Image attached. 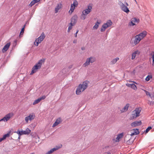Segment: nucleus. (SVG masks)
I'll return each mask as SVG.
<instances>
[{
	"mask_svg": "<svg viewBox=\"0 0 154 154\" xmlns=\"http://www.w3.org/2000/svg\"><path fill=\"white\" fill-rule=\"evenodd\" d=\"M88 82V81H85L82 84H80L77 88L76 90V94H79L82 91H84L87 87Z\"/></svg>",
	"mask_w": 154,
	"mask_h": 154,
	"instance_id": "nucleus-1",
	"label": "nucleus"
},
{
	"mask_svg": "<svg viewBox=\"0 0 154 154\" xmlns=\"http://www.w3.org/2000/svg\"><path fill=\"white\" fill-rule=\"evenodd\" d=\"M45 61V60L41 59L39 60L38 62L32 68V71L30 74L32 75L34 73L37 71L38 70L41 68L42 63Z\"/></svg>",
	"mask_w": 154,
	"mask_h": 154,
	"instance_id": "nucleus-2",
	"label": "nucleus"
},
{
	"mask_svg": "<svg viewBox=\"0 0 154 154\" xmlns=\"http://www.w3.org/2000/svg\"><path fill=\"white\" fill-rule=\"evenodd\" d=\"M141 111V109L140 108H136L132 112V114L130 118L131 119H132L139 116Z\"/></svg>",
	"mask_w": 154,
	"mask_h": 154,
	"instance_id": "nucleus-3",
	"label": "nucleus"
},
{
	"mask_svg": "<svg viewBox=\"0 0 154 154\" xmlns=\"http://www.w3.org/2000/svg\"><path fill=\"white\" fill-rule=\"evenodd\" d=\"M45 36L44 32H42L41 35L36 39L34 42V45L36 46H38V44L41 43L45 38Z\"/></svg>",
	"mask_w": 154,
	"mask_h": 154,
	"instance_id": "nucleus-4",
	"label": "nucleus"
},
{
	"mask_svg": "<svg viewBox=\"0 0 154 154\" xmlns=\"http://www.w3.org/2000/svg\"><path fill=\"white\" fill-rule=\"evenodd\" d=\"M96 61V59L95 57H91L88 58L86 62L83 64V66L86 67L87 66L89 65L90 63H92Z\"/></svg>",
	"mask_w": 154,
	"mask_h": 154,
	"instance_id": "nucleus-5",
	"label": "nucleus"
},
{
	"mask_svg": "<svg viewBox=\"0 0 154 154\" xmlns=\"http://www.w3.org/2000/svg\"><path fill=\"white\" fill-rule=\"evenodd\" d=\"M119 5L120 6L121 9L123 11L127 14L130 11L127 6L121 2H119Z\"/></svg>",
	"mask_w": 154,
	"mask_h": 154,
	"instance_id": "nucleus-6",
	"label": "nucleus"
},
{
	"mask_svg": "<svg viewBox=\"0 0 154 154\" xmlns=\"http://www.w3.org/2000/svg\"><path fill=\"white\" fill-rule=\"evenodd\" d=\"M31 131L28 128H27L25 131H17L15 132L18 134L20 136L23 134H28L30 133Z\"/></svg>",
	"mask_w": 154,
	"mask_h": 154,
	"instance_id": "nucleus-7",
	"label": "nucleus"
},
{
	"mask_svg": "<svg viewBox=\"0 0 154 154\" xmlns=\"http://www.w3.org/2000/svg\"><path fill=\"white\" fill-rule=\"evenodd\" d=\"M35 117V115L34 113L30 114L29 116L25 118V120L26 123H28L29 121H31L33 120Z\"/></svg>",
	"mask_w": 154,
	"mask_h": 154,
	"instance_id": "nucleus-8",
	"label": "nucleus"
},
{
	"mask_svg": "<svg viewBox=\"0 0 154 154\" xmlns=\"http://www.w3.org/2000/svg\"><path fill=\"white\" fill-rule=\"evenodd\" d=\"M14 116V114L12 112H10L5 115L3 118L4 121L6 122L8 121Z\"/></svg>",
	"mask_w": 154,
	"mask_h": 154,
	"instance_id": "nucleus-9",
	"label": "nucleus"
},
{
	"mask_svg": "<svg viewBox=\"0 0 154 154\" xmlns=\"http://www.w3.org/2000/svg\"><path fill=\"white\" fill-rule=\"evenodd\" d=\"M92 8V6L91 5H89L88 6L87 8L83 10L82 12L87 15L91 11Z\"/></svg>",
	"mask_w": 154,
	"mask_h": 154,
	"instance_id": "nucleus-10",
	"label": "nucleus"
},
{
	"mask_svg": "<svg viewBox=\"0 0 154 154\" xmlns=\"http://www.w3.org/2000/svg\"><path fill=\"white\" fill-rule=\"evenodd\" d=\"M62 8V5L60 3L57 4L56 6L54 9V12L55 13H57L59 10Z\"/></svg>",
	"mask_w": 154,
	"mask_h": 154,
	"instance_id": "nucleus-11",
	"label": "nucleus"
},
{
	"mask_svg": "<svg viewBox=\"0 0 154 154\" xmlns=\"http://www.w3.org/2000/svg\"><path fill=\"white\" fill-rule=\"evenodd\" d=\"M139 20L138 19H137L136 18H134L131 19V21L129 23L130 26H133L135 25V22H139Z\"/></svg>",
	"mask_w": 154,
	"mask_h": 154,
	"instance_id": "nucleus-12",
	"label": "nucleus"
},
{
	"mask_svg": "<svg viewBox=\"0 0 154 154\" xmlns=\"http://www.w3.org/2000/svg\"><path fill=\"white\" fill-rule=\"evenodd\" d=\"M45 98L46 97L45 96H43L42 97L38 98L34 101L33 103V105H35L39 103L41 100L45 99Z\"/></svg>",
	"mask_w": 154,
	"mask_h": 154,
	"instance_id": "nucleus-13",
	"label": "nucleus"
},
{
	"mask_svg": "<svg viewBox=\"0 0 154 154\" xmlns=\"http://www.w3.org/2000/svg\"><path fill=\"white\" fill-rule=\"evenodd\" d=\"M78 17L77 15L73 16L71 18V23L75 25L77 22Z\"/></svg>",
	"mask_w": 154,
	"mask_h": 154,
	"instance_id": "nucleus-14",
	"label": "nucleus"
},
{
	"mask_svg": "<svg viewBox=\"0 0 154 154\" xmlns=\"http://www.w3.org/2000/svg\"><path fill=\"white\" fill-rule=\"evenodd\" d=\"M123 133H122L119 134L117 135V137L116 139L114 138L113 140H115L116 142H119L120 141V139L123 137Z\"/></svg>",
	"mask_w": 154,
	"mask_h": 154,
	"instance_id": "nucleus-15",
	"label": "nucleus"
},
{
	"mask_svg": "<svg viewBox=\"0 0 154 154\" xmlns=\"http://www.w3.org/2000/svg\"><path fill=\"white\" fill-rule=\"evenodd\" d=\"M140 54V52L138 50L135 51L132 54L131 59H134L137 56H138Z\"/></svg>",
	"mask_w": 154,
	"mask_h": 154,
	"instance_id": "nucleus-16",
	"label": "nucleus"
},
{
	"mask_svg": "<svg viewBox=\"0 0 154 154\" xmlns=\"http://www.w3.org/2000/svg\"><path fill=\"white\" fill-rule=\"evenodd\" d=\"M141 123L142 122L141 121H136L132 122L131 124V125L133 127H136L140 125L141 124Z\"/></svg>",
	"mask_w": 154,
	"mask_h": 154,
	"instance_id": "nucleus-17",
	"label": "nucleus"
},
{
	"mask_svg": "<svg viewBox=\"0 0 154 154\" xmlns=\"http://www.w3.org/2000/svg\"><path fill=\"white\" fill-rule=\"evenodd\" d=\"M146 35L147 32L146 31H144L137 35H138V36L140 38L141 40H142Z\"/></svg>",
	"mask_w": 154,
	"mask_h": 154,
	"instance_id": "nucleus-18",
	"label": "nucleus"
},
{
	"mask_svg": "<svg viewBox=\"0 0 154 154\" xmlns=\"http://www.w3.org/2000/svg\"><path fill=\"white\" fill-rule=\"evenodd\" d=\"M135 38L134 41V44L135 45L138 44L141 40L137 35H136L135 37Z\"/></svg>",
	"mask_w": 154,
	"mask_h": 154,
	"instance_id": "nucleus-19",
	"label": "nucleus"
},
{
	"mask_svg": "<svg viewBox=\"0 0 154 154\" xmlns=\"http://www.w3.org/2000/svg\"><path fill=\"white\" fill-rule=\"evenodd\" d=\"M11 45L10 42L7 43L5 46L2 49V51L3 52L6 51L9 48Z\"/></svg>",
	"mask_w": 154,
	"mask_h": 154,
	"instance_id": "nucleus-20",
	"label": "nucleus"
},
{
	"mask_svg": "<svg viewBox=\"0 0 154 154\" xmlns=\"http://www.w3.org/2000/svg\"><path fill=\"white\" fill-rule=\"evenodd\" d=\"M62 146V145L60 144L58 146H56L55 148H53V149H51L49 151V152L50 154L52 153L53 152L58 150Z\"/></svg>",
	"mask_w": 154,
	"mask_h": 154,
	"instance_id": "nucleus-21",
	"label": "nucleus"
},
{
	"mask_svg": "<svg viewBox=\"0 0 154 154\" xmlns=\"http://www.w3.org/2000/svg\"><path fill=\"white\" fill-rule=\"evenodd\" d=\"M62 146V145L60 144L58 146H56L55 148H53V149H51L49 151V152L50 154L52 153L53 152L58 150Z\"/></svg>",
	"mask_w": 154,
	"mask_h": 154,
	"instance_id": "nucleus-22",
	"label": "nucleus"
},
{
	"mask_svg": "<svg viewBox=\"0 0 154 154\" xmlns=\"http://www.w3.org/2000/svg\"><path fill=\"white\" fill-rule=\"evenodd\" d=\"M61 122V120L60 118H59L57 119L55 122L53 124L52 127H54L58 124H60Z\"/></svg>",
	"mask_w": 154,
	"mask_h": 154,
	"instance_id": "nucleus-23",
	"label": "nucleus"
},
{
	"mask_svg": "<svg viewBox=\"0 0 154 154\" xmlns=\"http://www.w3.org/2000/svg\"><path fill=\"white\" fill-rule=\"evenodd\" d=\"M129 105H130L129 103L126 104L125 106L121 110V112H124L127 111L128 110Z\"/></svg>",
	"mask_w": 154,
	"mask_h": 154,
	"instance_id": "nucleus-24",
	"label": "nucleus"
},
{
	"mask_svg": "<svg viewBox=\"0 0 154 154\" xmlns=\"http://www.w3.org/2000/svg\"><path fill=\"white\" fill-rule=\"evenodd\" d=\"M101 22L100 20L97 21V23L95 24V25L93 26V29H97L99 26V25L101 23Z\"/></svg>",
	"mask_w": 154,
	"mask_h": 154,
	"instance_id": "nucleus-25",
	"label": "nucleus"
},
{
	"mask_svg": "<svg viewBox=\"0 0 154 154\" xmlns=\"http://www.w3.org/2000/svg\"><path fill=\"white\" fill-rule=\"evenodd\" d=\"M112 24V22L111 20H108L106 22V28L111 26Z\"/></svg>",
	"mask_w": 154,
	"mask_h": 154,
	"instance_id": "nucleus-26",
	"label": "nucleus"
},
{
	"mask_svg": "<svg viewBox=\"0 0 154 154\" xmlns=\"http://www.w3.org/2000/svg\"><path fill=\"white\" fill-rule=\"evenodd\" d=\"M75 7L73 6V5L71 4L70 10L69 11V13L70 14H72L75 8Z\"/></svg>",
	"mask_w": 154,
	"mask_h": 154,
	"instance_id": "nucleus-27",
	"label": "nucleus"
},
{
	"mask_svg": "<svg viewBox=\"0 0 154 154\" xmlns=\"http://www.w3.org/2000/svg\"><path fill=\"white\" fill-rule=\"evenodd\" d=\"M119 60V57H116V58L113 59L112 61H111V64H115L117 62V61L118 60Z\"/></svg>",
	"mask_w": 154,
	"mask_h": 154,
	"instance_id": "nucleus-28",
	"label": "nucleus"
},
{
	"mask_svg": "<svg viewBox=\"0 0 154 154\" xmlns=\"http://www.w3.org/2000/svg\"><path fill=\"white\" fill-rule=\"evenodd\" d=\"M11 134V132L9 131L7 134L4 135L3 136V137L4 139H5L6 137H9L10 134Z\"/></svg>",
	"mask_w": 154,
	"mask_h": 154,
	"instance_id": "nucleus-29",
	"label": "nucleus"
},
{
	"mask_svg": "<svg viewBox=\"0 0 154 154\" xmlns=\"http://www.w3.org/2000/svg\"><path fill=\"white\" fill-rule=\"evenodd\" d=\"M86 14L82 12V14L81 15V19L83 20H85L86 18Z\"/></svg>",
	"mask_w": 154,
	"mask_h": 154,
	"instance_id": "nucleus-30",
	"label": "nucleus"
},
{
	"mask_svg": "<svg viewBox=\"0 0 154 154\" xmlns=\"http://www.w3.org/2000/svg\"><path fill=\"white\" fill-rule=\"evenodd\" d=\"M74 25H73V24H71V23H70L69 24V26L68 29V32H70V30H71L72 28V26H74Z\"/></svg>",
	"mask_w": 154,
	"mask_h": 154,
	"instance_id": "nucleus-31",
	"label": "nucleus"
},
{
	"mask_svg": "<svg viewBox=\"0 0 154 154\" xmlns=\"http://www.w3.org/2000/svg\"><path fill=\"white\" fill-rule=\"evenodd\" d=\"M106 29V23H104L102 26V27L100 29L101 32L104 31Z\"/></svg>",
	"mask_w": 154,
	"mask_h": 154,
	"instance_id": "nucleus-32",
	"label": "nucleus"
},
{
	"mask_svg": "<svg viewBox=\"0 0 154 154\" xmlns=\"http://www.w3.org/2000/svg\"><path fill=\"white\" fill-rule=\"evenodd\" d=\"M73 6H74L76 7L78 5V2L76 0H74V1L73 3L71 4Z\"/></svg>",
	"mask_w": 154,
	"mask_h": 154,
	"instance_id": "nucleus-33",
	"label": "nucleus"
},
{
	"mask_svg": "<svg viewBox=\"0 0 154 154\" xmlns=\"http://www.w3.org/2000/svg\"><path fill=\"white\" fill-rule=\"evenodd\" d=\"M133 131L136 135L138 134L139 133V130L138 129H133Z\"/></svg>",
	"mask_w": 154,
	"mask_h": 154,
	"instance_id": "nucleus-34",
	"label": "nucleus"
},
{
	"mask_svg": "<svg viewBox=\"0 0 154 154\" xmlns=\"http://www.w3.org/2000/svg\"><path fill=\"white\" fill-rule=\"evenodd\" d=\"M131 88L135 90H136L137 89L136 86L134 84H131Z\"/></svg>",
	"mask_w": 154,
	"mask_h": 154,
	"instance_id": "nucleus-35",
	"label": "nucleus"
},
{
	"mask_svg": "<svg viewBox=\"0 0 154 154\" xmlns=\"http://www.w3.org/2000/svg\"><path fill=\"white\" fill-rule=\"evenodd\" d=\"M37 2L35 1V0H33L29 4V6L31 7Z\"/></svg>",
	"mask_w": 154,
	"mask_h": 154,
	"instance_id": "nucleus-36",
	"label": "nucleus"
},
{
	"mask_svg": "<svg viewBox=\"0 0 154 154\" xmlns=\"http://www.w3.org/2000/svg\"><path fill=\"white\" fill-rule=\"evenodd\" d=\"M152 78V75H148L146 78L145 80L146 81H148L150 79Z\"/></svg>",
	"mask_w": 154,
	"mask_h": 154,
	"instance_id": "nucleus-37",
	"label": "nucleus"
},
{
	"mask_svg": "<svg viewBox=\"0 0 154 154\" xmlns=\"http://www.w3.org/2000/svg\"><path fill=\"white\" fill-rule=\"evenodd\" d=\"M142 90H143L145 92L147 95H149V97H151V98H152V97L151 96V94H150L149 92L143 89H142Z\"/></svg>",
	"mask_w": 154,
	"mask_h": 154,
	"instance_id": "nucleus-38",
	"label": "nucleus"
},
{
	"mask_svg": "<svg viewBox=\"0 0 154 154\" xmlns=\"http://www.w3.org/2000/svg\"><path fill=\"white\" fill-rule=\"evenodd\" d=\"M25 26V25L23 27L22 29L21 30L20 32V35H22L23 33Z\"/></svg>",
	"mask_w": 154,
	"mask_h": 154,
	"instance_id": "nucleus-39",
	"label": "nucleus"
},
{
	"mask_svg": "<svg viewBox=\"0 0 154 154\" xmlns=\"http://www.w3.org/2000/svg\"><path fill=\"white\" fill-rule=\"evenodd\" d=\"M152 127L151 126L148 127L146 130V133H148L149 131L152 129Z\"/></svg>",
	"mask_w": 154,
	"mask_h": 154,
	"instance_id": "nucleus-40",
	"label": "nucleus"
},
{
	"mask_svg": "<svg viewBox=\"0 0 154 154\" xmlns=\"http://www.w3.org/2000/svg\"><path fill=\"white\" fill-rule=\"evenodd\" d=\"M130 139H129L128 140H127L126 142V143L128 145H131L133 143L132 141H130Z\"/></svg>",
	"mask_w": 154,
	"mask_h": 154,
	"instance_id": "nucleus-41",
	"label": "nucleus"
},
{
	"mask_svg": "<svg viewBox=\"0 0 154 154\" xmlns=\"http://www.w3.org/2000/svg\"><path fill=\"white\" fill-rule=\"evenodd\" d=\"M153 54L152 55V58L153 60V63H152V65L154 66V52H153Z\"/></svg>",
	"mask_w": 154,
	"mask_h": 154,
	"instance_id": "nucleus-42",
	"label": "nucleus"
},
{
	"mask_svg": "<svg viewBox=\"0 0 154 154\" xmlns=\"http://www.w3.org/2000/svg\"><path fill=\"white\" fill-rule=\"evenodd\" d=\"M131 84H126V85L128 87H131Z\"/></svg>",
	"mask_w": 154,
	"mask_h": 154,
	"instance_id": "nucleus-43",
	"label": "nucleus"
},
{
	"mask_svg": "<svg viewBox=\"0 0 154 154\" xmlns=\"http://www.w3.org/2000/svg\"><path fill=\"white\" fill-rule=\"evenodd\" d=\"M79 31V30H78V29L77 30L76 32V33H75V37H77V34L78 32Z\"/></svg>",
	"mask_w": 154,
	"mask_h": 154,
	"instance_id": "nucleus-44",
	"label": "nucleus"
},
{
	"mask_svg": "<svg viewBox=\"0 0 154 154\" xmlns=\"http://www.w3.org/2000/svg\"><path fill=\"white\" fill-rule=\"evenodd\" d=\"M129 136V135H126L125 137V141L126 140H127L126 139V138H127V137H128Z\"/></svg>",
	"mask_w": 154,
	"mask_h": 154,
	"instance_id": "nucleus-45",
	"label": "nucleus"
},
{
	"mask_svg": "<svg viewBox=\"0 0 154 154\" xmlns=\"http://www.w3.org/2000/svg\"><path fill=\"white\" fill-rule=\"evenodd\" d=\"M136 134H135L134 133V132H133V133H132L131 134H130V136H132L133 135H136Z\"/></svg>",
	"mask_w": 154,
	"mask_h": 154,
	"instance_id": "nucleus-46",
	"label": "nucleus"
},
{
	"mask_svg": "<svg viewBox=\"0 0 154 154\" xmlns=\"http://www.w3.org/2000/svg\"><path fill=\"white\" fill-rule=\"evenodd\" d=\"M4 139L2 137V138H0V142H2V140H4Z\"/></svg>",
	"mask_w": 154,
	"mask_h": 154,
	"instance_id": "nucleus-47",
	"label": "nucleus"
},
{
	"mask_svg": "<svg viewBox=\"0 0 154 154\" xmlns=\"http://www.w3.org/2000/svg\"><path fill=\"white\" fill-rule=\"evenodd\" d=\"M77 42V40H74L73 41V43H76Z\"/></svg>",
	"mask_w": 154,
	"mask_h": 154,
	"instance_id": "nucleus-48",
	"label": "nucleus"
},
{
	"mask_svg": "<svg viewBox=\"0 0 154 154\" xmlns=\"http://www.w3.org/2000/svg\"><path fill=\"white\" fill-rule=\"evenodd\" d=\"M125 5H126V6H128V3L127 2H125Z\"/></svg>",
	"mask_w": 154,
	"mask_h": 154,
	"instance_id": "nucleus-49",
	"label": "nucleus"
},
{
	"mask_svg": "<svg viewBox=\"0 0 154 154\" xmlns=\"http://www.w3.org/2000/svg\"><path fill=\"white\" fill-rule=\"evenodd\" d=\"M35 1L37 3L39 2L40 1V0H35Z\"/></svg>",
	"mask_w": 154,
	"mask_h": 154,
	"instance_id": "nucleus-50",
	"label": "nucleus"
},
{
	"mask_svg": "<svg viewBox=\"0 0 154 154\" xmlns=\"http://www.w3.org/2000/svg\"><path fill=\"white\" fill-rule=\"evenodd\" d=\"M4 121V120H3V118L0 120V122H1V121Z\"/></svg>",
	"mask_w": 154,
	"mask_h": 154,
	"instance_id": "nucleus-51",
	"label": "nucleus"
},
{
	"mask_svg": "<svg viewBox=\"0 0 154 154\" xmlns=\"http://www.w3.org/2000/svg\"><path fill=\"white\" fill-rule=\"evenodd\" d=\"M45 154H50L49 153V152L48 151V152H47Z\"/></svg>",
	"mask_w": 154,
	"mask_h": 154,
	"instance_id": "nucleus-52",
	"label": "nucleus"
},
{
	"mask_svg": "<svg viewBox=\"0 0 154 154\" xmlns=\"http://www.w3.org/2000/svg\"><path fill=\"white\" fill-rule=\"evenodd\" d=\"M106 154H111V153L110 152H107Z\"/></svg>",
	"mask_w": 154,
	"mask_h": 154,
	"instance_id": "nucleus-53",
	"label": "nucleus"
},
{
	"mask_svg": "<svg viewBox=\"0 0 154 154\" xmlns=\"http://www.w3.org/2000/svg\"><path fill=\"white\" fill-rule=\"evenodd\" d=\"M110 29H108V30H107V31H106V32H109V31Z\"/></svg>",
	"mask_w": 154,
	"mask_h": 154,
	"instance_id": "nucleus-54",
	"label": "nucleus"
},
{
	"mask_svg": "<svg viewBox=\"0 0 154 154\" xmlns=\"http://www.w3.org/2000/svg\"><path fill=\"white\" fill-rule=\"evenodd\" d=\"M30 154H35V153H30Z\"/></svg>",
	"mask_w": 154,
	"mask_h": 154,
	"instance_id": "nucleus-55",
	"label": "nucleus"
},
{
	"mask_svg": "<svg viewBox=\"0 0 154 154\" xmlns=\"http://www.w3.org/2000/svg\"><path fill=\"white\" fill-rule=\"evenodd\" d=\"M20 136H19V137H18L19 139H20Z\"/></svg>",
	"mask_w": 154,
	"mask_h": 154,
	"instance_id": "nucleus-56",
	"label": "nucleus"
},
{
	"mask_svg": "<svg viewBox=\"0 0 154 154\" xmlns=\"http://www.w3.org/2000/svg\"><path fill=\"white\" fill-rule=\"evenodd\" d=\"M136 2V4H137V1H136V2Z\"/></svg>",
	"mask_w": 154,
	"mask_h": 154,
	"instance_id": "nucleus-57",
	"label": "nucleus"
},
{
	"mask_svg": "<svg viewBox=\"0 0 154 154\" xmlns=\"http://www.w3.org/2000/svg\"><path fill=\"white\" fill-rule=\"evenodd\" d=\"M134 0V1H135V2H136V1H137L136 0Z\"/></svg>",
	"mask_w": 154,
	"mask_h": 154,
	"instance_id": "nucleus-58",
	"label": "nucleus"
},
{
	"mask_svg": "<svg viewBox=\"0 0 154 154\" xmlns=\"http://www.w3.org/2000/svg\"><path fill=\"white\" fill-rule=\"evenodd\" d=\"M82 50H83V48H82Z\"/></svg>",
	"mask_w": 154,
	"mask_h": 154,
	"instance_id": "nucleus-59",
	"label": "nucleus"
}]
</instances>
